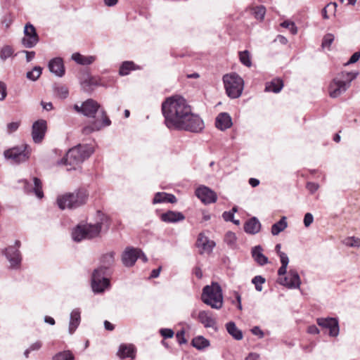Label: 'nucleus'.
Wrapping results in <instances>:
<instances>
[{"mask_svg": "<svg viewBox=\"0 0 360 360\" xmlns=\"http://www.w3.org/2000/svg\"><path fill=\"white\" fill-rule=\"evenodd\" d=\"M161 107L165 124L169 129L198 133L205 127L201 117L192 112L191 105L181 96L167 98Z\"/></svg>", "mask_w": 360, "mask_h": 360, "instance_id": "nucleus-1", "label": "nucleus"}, {"mask_svg": "<svg viewBox=\"0 0 360 360\" xmlns=\"http://www.w3.org/2000/svg\"><path fill=\"white\" fill-rule=\"evenodd\" d=\"M100 108V104L91 98L83 102V115L92 119L88 124L83 127L82 133L84 134L88 135L110 125L111 121L105 111Z\"/></svg>", "mask_w": 360, "mask_h": 360, "instance_id": "nucleus-2", "label": "nucleus"}, {"mask_svg": "<svg viewBox=\"0 0 360 360\" xmlns=\"http://www.w3.org/2000/svg\"><path fill=\"white\" fill-rule=\"evenodd\" d=\"M98 215L100 217V221L94 224H79L72 229V238L74 241L80 242L84 239H91L99 236L103 226L106 229L109 227V218L108 216L98 212Z\"/></svg>", "mask_w": 360, "mask_h": 360, "instance_id": "nucleus-3", "label": "nucleus"}, {"mask_svg": "<svg viewBox=\"0 0 360 360\" xmlns=\"http://www.w3.org/2000/svg\"><path fill=\"white\" fill-rule=\"evenodd\" d=\"M93 146L90 145H78L70 148L65 156L58 161V165H68V170L75 169L77 166L89 158L94 153Z\"/></svg>", "mask_w": 360, "mask_h": 360, "instance_id": "nucleus-4", "label": "nucleus"}, {"mask_svg": "<svg viewBox=\"0 0 360 360\" xmlns=\"http://www.w3.org/2000/svg\"><path fill=\"white\" fill-rule=\"evenodd\" d=\"M89 193L85 188H79L72 193H67L58 197L57 203L61 210L76 209L85 205L88 200Z\"/></svg>", "mask_w": 360, "mask_h": 360, "instance_id": "nucleus-5", "label": "nucleus"}, {"mask_svg": "<svg viewBox=\"0 0 360 360\" xmlns=\"http://www.w3.org/2000/svg\"><path fill=\"white\" fill-rule=\"evenodd\" d=\"M358 75V72H342L330 82L328 87L329 95L337 98L342 94L350 86V83Z\"/></svg>", "mask_w": 360, "mask_h": 360, "instance_id": "nucleus-6", "label": "nucleus"}, {"mask_svg": "<svg viewBox=\"0 0 360 360\" xmlns=\"http://www.w3.org/2000/svg\"><path fill=\"white\" fill-rule=\"evenodd\" d=\"M201 300L212 309H220L223 307L224 299L219 284L212 283L210 285H205L202 289Z\"/></svg>", "mask_w": 360, "mask_h": 360, "instance_id": "nucleus-7", "label": "nucleus"}, {"mask_svg": "<svg viewBox=\"0 0 360 360\" xmlns=\"http://www.w3.org/2000/svg\"><path fill=\"white\" fill-rule=\"evenodd\" d=\"M226 93L231 98H239L244 88L243 79L236 73L226 74L223 77Z\"/></svg>", "mask_w": 360, "mask_h": 360, "instance_id": "nucleus-8", "label": "nucleus"}, {"mask_svg": "<svg viewBox=\"0 0 360 360\" xmlns=\"http://www.w3.org/2000/svg\"><path fill=\"white\" fill-rule=\"evenodd\" d=\"M105 272L104 267H98L91 275V288L95 293H101L110 287V280L105 277Z\"/></svg>", "mask_w": 360, "mask_h": 360, "instance_id": "nucleus-9", "label": "nucleus"}, {"mask_svg": "<svg viewBox=\"0 0 360 360\" xmlns=\"http://www.w3.org/2000/svg\"><path fill=\"white\" fill-rule=\"evenodd\" d=\"M21 243L20 240H15L13 245H10L5 248L3 251V254L8 259L10 266L9 268L11 269H20L22 262V255L19 248Z\"/></svg>", "mask_w": 360, "mask_h": 360, "instance_id": "nucleus-10", "label": "nucleus"}, {"mask_svg": "<svg viewBox=\"0 0 360 360\" xmlns=\"http://www.w3.org/2000/svg\"><path fill=\"white\" fill-rule=\"evenodd\" d=\"M30 153L27 150L26 146L13 147L4 151V157L11 160L14 163H20L28 160Z\"/></svg>", "mask_w": 360, "mask_h": 360, "instance_id": "nucleus-11", "label": "nucleus"}, {"mask_svg": "<svg viewBox=\"0 0 360 360\" xmlns=\"http://www.w3.org/2000/svg\"><path fill=\"white\" fill-rule=\"evenodd\" d=\"M277 282L289 289H299L301 285L300 277L295 269H290L285 276L279 277Z\"/></svg>", "mask_w": 360, "mask_h": 360, "instance_id": "nucleus-12", "label": "nucleus"}, {"mask_svg": "<svg viewBox=\"0 0 360 360\" xmlns=\"http://www.w3.org/2000/svg\"><path fill=\"white\" fill-rule=\"evenodd\" d=\"M39 41V35L33 25L28 22L24 27V37L21 40L22 45L27 49L34 47Z\"/></svg>", "mask_w": 360, "mask_h": 360, "instance_id": "nucleus-13", "label": "nucleus"}, {"mask_svg": "<svg viewBox=\"0 0 360 360\" xmlns=\"http://www.w3.org/2000/svg\"><path fill=\"white\" fill-rule=\"evenodd\" d=\"M317 324L323 328L329 330V335L331 337H337L340 332L338 320L335 318H318L316 319Z\"/></svg>", "mask_w": 360, "mask_h": 360, "instance_id": "nucleus-14", "label": "nucleus"}, {"mask_svg": "<svg viewBox=\"0 0 360 360\" xmlns=\"http://www.w3.org/2000/svg\"><path fill=\"white\" fill-rule=\"evenodd\" d=\"M195 195L203 202L204 204L214 203L217 200V193L210 189L209 187L205 186H200L195 190Z\"/></svg>", "mask_w": 360, "mask_h": 360, "instance_id": "nucleus-15", "label": "nucleus"}, {"mask_svg": "<svg viewBox=\"0 0 360 360\" xmlns=\"http://www.w3.org/2000/svg\"><path fill=\"white\" fill-rule=\"evenodd\" d=\"M47 129V123L44 120H39L34 122L32 128V136L34 143H40L44 138Z\"/></svg>", "mask_w": 360, "mask_h": 360, "instance_id": "nucleus-16", "label": "nucleus"}, {"mask_svg": "<svg viewBox=\"0 0 360 360\" xmlns=\"http://www.w3.org/2000/svg\"><path fill=\"white\" fill-rule=\"evenodd\" d=\"M140 256V249L132 247L125 248L122 255V262L127 267L134 266Z\"/></svg>", "mask_w": 360, "mask_h": 360, "instance_id": "nucleus-17", "label": "nucleus"}, {"mask_svg": "<svg viewBox=\"0 0 360 360\" xmlns=\"http://www.w3.org/2000/svg\"><path fill=\"white\" fill-rule=\"evenodd\" d=\"M24 190L27 193H34L38 198L41 199L44 197L42 191V184L41 180L37 177L33 178V184L24 180Z\"/></svg>", "mask_w": 360, "mask_h": 360, "instance_id": "nucleus-18", "label": "nucleus"}, {"mask_svg": "<svg viewBox=\"0 0 360 360\" xmlns=\"http://www.w3.org/2000/svg\"><path fill=\"white\" fill-rule=\"evenodd\" d=\"M198 319L205 328H217V322L210 311H200L198 315Z\"/></svg>", "mask_w": 360, "mask_h": 360, "instance_id": "nucleus-19", "label": "nucleus"}, {"mask_svg": "<svg viewBox=\"0 0 360 360\" xmlns=\"http://www.w3.org/2000/svg\"><path fill=\"white\" fill-rule=\"evenodd\" d=\"M81 313L79 308H75L70 312L68 326V332L70 335L75 332L81 323Z\"/></svg>", "mask_w": 360, "mask_h": 360, "instance_id": "nucleus-20", "label": "nucleus"}, {"mask_svg": "<svg viewBox=\"0 0 360 360\" xmlns=\"http://www.w3.org/2000/svg\"><path fill=\"white\" fill-rule=\"evenodd\" d=\"M49 70L58 77H63L65 75V67L61 58H55L49 63Z\"/></svg>", "mask_w": 360, "mask_h": 360, "instance_id": "nucleus-21", "label": "nucleus"}, {"mask_svg": "<svg viewBox=\"0 0 360 360\" xmlns=\"http://www.w3.org/2000/svg\"><path fill=\"white\" fill-rule=\"evenodd\" d=\"M215 125L219 129L224 131L231 127V117L226 112H221L216 117Z\"/></svg>", "mask_w": 360, "mask_h": 360, "instance_id": "nucleus-22", "label": "nucleus"}, {"mask_svg": "<svg viewBox=\"0 0 360 360\" xmlns=\"http://www.w3.org/2000/svg\"><path fill=\"white\" fill-rule=\"evenodd\" d=\"M162 221L166 223H176L184 220L185 216L180 212L167 211L160 216Z\"/></svg>", "mask_w": 360, "mask_h": 360, "instance_id": "nucleus-23", "label": "nucleus"}, {"mask_svg": "<svg viewBox=\"0 0 360 360\" xmlns=\"http://www.w3.org/2000/svg\"><path fill=\"white\" fill-rule=\"evenodd\" d=\"M196 245L198 248H201L204 252H211L215 245L214 241L210 240L204 233H200L198 235Z\"/></svg>", "mask_w": 360, "mask_h": 360, "instance_id": "nucleus-24", "label": "nucleus"}, {"mask_svg": "<svg viewBox=\"0 0 360 360\" xmlns=\"http://www.w3.org/2000/svg\"><path fill=\"white\" fill-rule=\"evenodd\" d=\"M263 249L261 245H256L252 248L251 254L254 260L260 266L269 263V259L263 254Z\"/></svg>", "mask_w": 360, "mask_h": 360, "instance_id": "nucleus-25", "label": "nucleus"}, {"mask_svg": "<svg viewBox=\"0 0 360 360\" xmlns=\"http://www.w3.org/2000/svg\"><path fill=\"white\" fill-rule=\"evenodd\" d=\"M177 201L176 198L173 194H169L165 192H158L155 194L153 199V204L170 202L174 203Z\"/></svg>", "mask_w": 360, "mask_h": 360, "instance_id": "nucleus-26", "label": "nucleus"}, {"mask_svg": "<svg viewBox=\"0 0 360 360\" xmlns=\"http://www.w3.org/2000/svg\"><path fill=\"white\" fill-rule=\"evenodd\" d=\"M261 229V224L257 218L252 217L244 224V230L247 233L256 234Z\"/></svg>", "mask_w": 360, "mask_h": 360, "instance_id": "nucleus-27", "label": "nucleus"}, {"mask_svg": "<svg viewBox=\"0 0 360 360\" xmlns=\"http://www.w3.org/2000/svg\"><path fill=\"white\" fill-rule=\"evenodd\" d=\"M117 356L120 359L135 357V347L133 345L122 344L118 349Z\"/></svg>", "mask_w": 360, "mask_h": 360, "instance_id": "nucleus-28", "label": "nucleus"}, {"mask_svg": "<svg viewBox=\"0 0 360 360\" xmlns=\"http://www.w3.org/2000/svg\"><path fill=\"white\" fill-rule=\"evenodd\" d=\"M72 59L79 65H88L92 64L96 60V56H83L79 53H75L72 55Z\"/></svg>", "mask_w": 360, "mask_h": 360, "instance_id": "nucleus-29", "label": "nucleus"}, {"mask_svg": "<svg viewBox=\"0 0 360 360\" xmlns=\"http://www.w3.org/2000/svg\"><path fill=\"white\" fill-rule=\"evenodd\" d=\"M99 85V79L91 76H88L86 79L81 82L82 88L85 91H91L94 89V87Z\"/></svg>", "mask_w": 360, "mask_h": 360, "instance_id": "nucleus-30", "label": "nucleus"}, {"mask_svg": "<svg viewBox=\"0 0 360 360\" xmlns=\"http://www.w3.org/2000/svg\"><path fill=\"white\" fill-rule=\"evenodd\" d=\"M283 87V80L279 78H276L266 84L265 91L277 94L281 91Z\"/></svg>", "mask_w": 360, "mask_h": 360, "instance_id": "nucleus-31", "label": "nucleus"}, {"mask_svg": "<svg viewBox=\"0 0 360 360\" xmlns=\"http://www.w3.org/2000/svg\"><path fill=\"white\" fill-rule=\"evenodd\" d=\"M287 218L285 217H282L278 222L272 225L271 233L273 236H277L281 232L284 231L287 228Z\"/></svg>", "mask_w": 360, "mask_h": 360, "instance_id": "nucleus-32", "label": "nucleus"}, {"mask_svg": "<svg viewBox=\"0 0 360 360\" xmlns=\"http://www.w3.org/2000/svg\"><path fill=\"white\" fill-rule=\"evenodd\" d=\"M228 333L236 340H240L243 338V333L236 326L235 323L230 321L226 325Z\"/></svg>", "mask_w": 360, "mask_h": 360, "instance_id": "nucleus-33", "label": "nucleus"}, {"mask_svg": "<svg viewBox=\"0 0 360 360\" xmlns=\"http://www.w3.org/2000/svg\"><path fill=\"white\" fill-rule=\"evenodd\" d=\"M115 253L114 252H110L103 255L101 257V262L102 265L100 267L105 268V272L108 267L111 266L114 264Z\"/></svg>", "mask_w": 360, "mask_h": 360, "instance_id": "nucleus-34", "label": "nucleus"}, {"mask_svg": "<svg viewBox=\"0 0 360 360\" xmlns=\"http://www.w3.org/2000/svg\"><path fill=\"white\" fill-rule=\"evenodd\" d=\"M191 344L197 349L202 350L209 347L210 342L202 336H198L192 340Z\"/></svg>", "mask_w": 360, "mask_h": 360, "instance_id": "nucleus-35", "label": "nucleus"}, {"mask_svg": "<svg viewBox=\"0 0 360 360\" xmlns=\"http://www.w3.org/2000/svg\"><path fill=\"white\" fill-rule=\"evenodd\" d=\"M53 91L57 96L63 99L66 98L69 94L68 87L63 84H54Z\"/></svg>", "mask_w": 360, "mask_h": 360, "instance_id": "nucleus-36", "label": "nucleus"}, {"mask_svg": "<svg viewBox=\"0 0 360 360\" xmlns=\"http://www.w3.org/2000/svg\"><path fill=\"white\" fill-rule=\"evenodd\" d=\"M75 356L70 350H65L56 353L52 356V360H74Z\"/></svg>", "mask_w": 360, "mask_h": 360, "instance_id": "nucleus-37", "label": "nucleus"}, {"mask_svg": "<svg viewBox=\"0 0 360 360\" xmlns=\"http://www.w3.org/2000/svg\"><path fill=\"white\" fill-rule=\"evenodd\" d=\"M134 69V63L131 61H125L120 66L119 73L122 76L129 74L130 71Z\"/></svg>", "mask_w": 360, "mask_h": 360, "instance_id": "nucleus-38", "label": "nucleus"}, {"mask_svg": "<svg viewBox=\"0 0 360 360\" xmlns=\"http://www.w3.org/2000/svg\"><path fill=\"white\" fill-rule=\"evenodd\" d=\"M42 69L39 66H35L32 70L29 71L26 74V77L28 79L32 81H36L41 75Z\"/></svg>", "mask_w": 360, "mask_h": 360, "instance_id": "nucleus-39", "label": "nucleus"}, {"mask_svg": "<svg viewBox=\"0 0 360 360\" xmlns=\"http://www.w3.org/2000/svg\"><path fill=\"white\" fill-rule=\"evenodd\" d=\"M266 282V279L262 276H255L252 279V283L255 285V290L261 292L263 289L262 285Z\"/></svg>", "mask_w": 360, "mask_h": 360, "instance_id": "nucleus-40", "label": "nucleus"}, {"mask_svg": "<svg viewBox=\"0 0 360 360\" xmlns=\"http://www.w3.org/2000/svg\"><path fill=\"white\" fill-rule=\"evenodd\" d=\"M239 58L241 63L247 67H250L252 62L250 57V53L248 51H244L239 52Z\"/></svg>", "mask_w": 360, "mask_h": 360, "instance_id": "nucleus-41", "label": "nucleus"}, {"mask_svg": "<svg viewBox=\"0 0 360 360\" xmlns=\"http://www.w3.org/2000/svg\"><path fill=\"white\" fill-rule=\"evenodd\" d=\"M236 234L231 231H228L224 236L225 243L231 248L236 245Z\"/></svg>", "mask_w": 360, "mask_h": 360, "instance_id": "nucleus-42", "label": "nucleus"}, {"mask_svg": "<svg viewBox=\"0 0 360 360\" xmlns=\"http://www.w3.org/2000/svg\"><path fill=\"white\" fill-rule=\"evenodd\" d=\"M281 26L288 29L292 34H295L297 32V28L295 24L292 21L285 20L281 23Z\"/></svg>", "mask_w": 360, "mask_h": 360, "instance_id": "nucleus-43", "label": "nucleus"}, {"mask_svg": "<svg viewBox=\"0 0 360 360\" xmlns=\"http://www.w3.org/2000/svg\"><path fill=\"white\" fill-rule=\"evenodd\" d=\"M344 243L349 247H359L360 238L355 237H348L345 239Z\"/></svg>", "mask_w": 360, "mask_h": 360, "instance_id": "nucleus-44", "label": "nucleus"}, {"mask_svg": "<svg viewBox=\"0 0 360 360\" xmlns=\"http://www.w3.org/2000/svg\"><path fill=\"white\" fill-rule=\"evenodd\" d=\"M12 54H13L12 48L8 46H6L3 47L1 50L0 58L3 60H5L7 58H8L9 57H11L12 56Z\"/></svg>", "mask_w": 360, "mask_h": 360, "instance_id": "nucleus-45", "label": "nucleus"}, {"mask_svg": "<svg viewBox=\"0 0 360 360\" xmlns=\"http://www.w3.org/2000/svg\"><path fill=\"white\" fill-rule=\"evenodd\" d=\"M335 37L333 34L328 33L326 34L323 39L322 41V47L323 48H329L333 41H334Z\"/></svg>", "mask_w": 360, "mask_h": 360, "instance_id": "nucleus-46", "label": "nucleus"}, {"mask_svg": "<svg viewBox=\"0 0 360 360\" xmlns=\"http://www.w3.org/2000/svg\"><path fill=\"white\" fill-rule=\"evenodd\" d=\"M255 17L257 20H262L266 13V8L264 6H259L255 8Z\"/></svg>", "mask_w": 360, "mask_h": 360, "instance_id": "nucleus-47", "label": "nucleus"}, {"mask_svg": "<svg viewBox=\"0 0 360 360\" xmlns=\"http://www.w3.org/2000/svg\"><path fill=\"white\" fill-rule=\"evenodd\" d=\"M13 17L12 16V15L11 13H7L3 17L1 20V23L6 27V28H8L13 22Z\"/></svg>", "mask_w": 360, "mask_h": 360, "instance_id": "nucleus-48", "label": "nucleus"}, {"mask_svg": "<svg viewBox=\"0 0 360 360\" xmlns=\"http://www.w3.org/2000/svg\"><path fill=\"white\" fill-rule=\"evenodd\" d=\"M7 96V87L4 82L0 81V101H4Z\"/></svg>", "mask_w": 360, "mask_h": 360, "instance_id": "nucleus-49", "label": "nucleus"}, {"mask_svg": "<svg viewBox=\"0 0 360 360\" xmlns=\"http://www.w3.org/2000/svg\"><path fill=\"white\" fill-rule=\"evenodd\" d=\"M313 221H314V217H313L312 214H311L309 212L306 213L304 214V220H303L304 226L306 227H309L311 226V224L313 223Z\"/></svg>", "mask_w": 360, "mask_h": 360, "instance_id": "nucleus-50", "label": "nucleus"}, {"mask_svg": "<svg viewBox=\"0 0 360 360\" xmlns=\"http://www.w3.org/2000/svg\"><path fill=\"white\" fill-rule=\"evenodd\" d=\"M160 333L165 338H171L174 336V331L170 328H161Z\"/></svg>", "mask_w": 360, "mask_h": 360, "instance_id": "nucleus-51", "label": "nucleus"}, {"mask_svg": "<svg viewBox=\"0 0 360 360\" xmlns=\"http://www.w3.org/2000/svg\"><path fill=\"white\" fill-rule=\"evenodd\" d=\"M306 188L311 194H313L319 189V185L315 182H307Z\"/></svg>", "mask_w": 360, "mask_h": 360, "instance_id": "nucleus-52", "label": "nucleus"}, {"mask_svg": "<svg viewBox=\"0 0 360 360\" xmlns=\"http://www.w3.org/2000/svg\"><path fill=\"white\" fill-rule=\"evenodd\" d=\"M20 126V122H12L7 124V131L8 133L15 131Z\"/></svg>", "mask_w": 360, "mask_h": 360, "instance_id": "nucleus-53", "label": "nucleus"}, {"mask_svg": "<svg viewBox=\"0 0 360 360\" xmlns=\"http://www.w3.org/2000/svg\"><path fill=\"white\" fill-rule=\"evenodd\" d=\"M184 330H181L176 333V337L179 345L185 344L186 342V340L184 338Z\"/></svg>", "mask_w": 360, "mask_h": 360, "instance_id": "nucleus-54", "label": "nucleus"}, {"mask_svg": "<svg viewBox=\"0 0 360 360\" xmlns=\"http://www.w3.org/2000/svg\"><path fill=\"white\" fill-rule=\"evenodd\" d=\"M337 6L336 3H330L328 4L323 10H322V15L323 17L326 19L328 18V16L327 15V10L328 9H333L335 10Z\"/></svg>", "mask_w": 360, "mask_h": 360, "instance_id": "nucleus-55", "label": "nucleus"}, {"mask_svg": "<svg viewBox=\"0 0 360 360\" xmlns=\"http://www.w3.org/2000/svg\"><path fill=\"white\" fill-rule=\"evenodd\" d=\"M251 332L253 335H257L259 338H262L264 335V332L260 329L259 326H255L251 329Z\"/></svg>", "mask_w": 360, "mask_h": 360, "instance_id": "nucleus-56", "label": "nucleus"}, {"mask_svg": "<svg viewBox=\"0 0 360 360\" xmlns=\"http://www.w3.org/2000/svg\"><path fill=\"white\" fill-rule=\"evenodd\" d=\"M42 347V342L39 340L32 343L30 345V346L28 347L31 352L33 351H38Z\"/></svg>", "mask_w": 360, "mask_h": 360, "instance_id": "nucleus-57", "label": "nucleus"}, {"mask_svg": "<svg viewBox=\"0 0 360 360\" xmlns=\"http://www.w3.org/2000/svg\"><path fill=\"white\" fill-rule=\"evenodd\" d=\"M360 58V52H355L352 54V56L350 57L349 60L347 63V65L352 64L357 62Z\"/></svg>", "mask_w": 360, "mask_h": 360, "instance_id": "nucleus-58", "label": "nucleus"}, {"mask_svg": "<svg viewBox=\"0 0 360 360\" xmlns=\"http://www.w3.org/2000/svg\"><path fill=\"white\" fill-rule=\"evenodd\" d=\"M223 219L226 221H231L233 219L234 215L233 212H224L222 214Z\"/></svg>", "mask_w": 360, "mask_h": 360, "instance_id": "nucleus-59", "label": "nucleus"}, {"mask_svg": "<svg viewBox=\"0 0 360 360\" xmlns=\"http://www.w3.org/2000/svg\"><path fill=\"white\" fill-rule=\"evenodd\" d=\"M280 257V261L281 265L288 266L289 263V258L285 253H281L278 256Z\"/></svg>", "mask_w": 360, "mask_h": 360, "instance_id": "nucleus-60", "label": "nucleus"}, {"mask_svg": "<svg viewBox=\"0 0 360 360\" xmlns=\"http://www.w3.org/2000/svg\"><path fill=\"white\" fill-rule=\"evenodd\" d=\"M307 333L312 335H318L320 330L315 325H311L307 328Z\"/></svg>", "mask_w": 360, "mask_h": 360, "instance_id": "nucleus-61", "label": "nucleus"}, {"mask_svg": "<svg viewBox=\"0 0 360 360\" xmlns=\"http://www.w3.org/2000/svg\"><path fill=\"white\" fill-rule=\"evenodd\" d=\"M287 268L288 266L285 265H281L280 266V268L278 270V275L279 276V277H283L288 274Z\"/></svg>", "mask_w": 360, "mask_h": 360, "instance_id": "nucleus-62", "label": "nucleus"}, {"mask_svg": "<svg viewBox=\"0 0 360 360\" xmlns=\"http://www.w3.org/2000/svg\"><path fill=\"white\" fill-rule=\"evenodd\" d=\"M259 355L257 353L251 352L248 356H246L245 360H259Z\"/></svg>", "mask_w": 360, "mask_h": 360, "instance_id": "nucleus-63", "label": "nucleus"}, {"mask_svg": "<svg viewBox=\"0 0 360 360\" xmlns=\"http://www.w3.org/2000/svg\"><path fill=\"white\" fill-rule=\"evenodd\" d=\"M26 54V60L27 62H30L35 56V52L34 51H24Z\"/></svg>", "mask_w": 360, "mask_h": 360, "instance_id": "nucleus-64", "label": "nucleus"}]
</instances>
